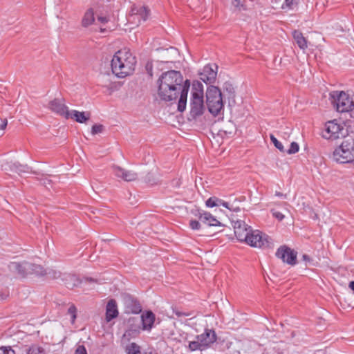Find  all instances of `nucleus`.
Returning a JSON list of instances; mask_svg holds the SVG:
<instances>
[{
	"mask_svg": "<svg viewBox=\"0 0 354 354\" xmlns=\"http://www.w3.org/2000/svg\"><path fill=\"white\" fill-rule=\"evenodd\" d=\"M245 243L253 248H263L270 247L271 241L268 235L259 230H252Z\"/></svg>",
	"mask_w": 354,
	"mask_h": 354,
	"instance_id": "obj_7",
	"label": "nucleus"
},
{
	"mask_svg": "<svg viewBox=\"0 0 354 354\" xmlns=\"http://www.w3.org/2000/svg\"><path fill=\"white\" fill-rule=\"evenodd\" d=\"M150 14V10L143 6H133L130 13V20L138 25L142 21H145Z\"/></svg>",
	"mask_w": 354,
	"mask_h": 354,
	"instance_id": "obj_11",
	"label": "nucleus"
},
{
	"mask_svg": "<svg viewBox=\"0 0 354 354\" xmlns=\"http://www.w3.org/2000/svg\"><path fill=\"white\" fill-rule=\"evenodd\" d=\"M344 129L342 125L337 120L328 121L325 124V129L323 132V137L326 139L335 140L339 137L342 131Z\"/></svg>",
	"mask_w": 354,
	"mask_h": 354,
	"instance_id": "obj_9",
	"label": "nucleus"
},
{
	"mask_svg": "<svg viewBox=\"0 0 354 354\" xmlns=\"http://www.w3.org/2000/svg\"><path fill=\"white\" fill-rule=\"evenodd\" d=\"M299 146L296 142H292L290 144V148L286 151L288 154H294L299 151Z\"/></svg>",
	"mask_w": 354,
	"mask_h": 354,
	"instance_id": "obj_28",
	"label": "nucleus"
},
{
	"mask_svg": "<svg viewBox=\"0 0 354 354\" xmlns=\"http://www.w3.org/2000/svg\"><path fill=\"white\" fill-rule=\"evenodd\" d=\"M275 195L277 196H279V197H283L285 198H286L287 196L286 194H283L282 193L279 192H275Z\"/></svg>",
	"mask_w": 354,
	"mask_h": 354,
	"instance_id": "obj_43",
	"label": "nucleus"
},
{
	"mask_svg": "<svg viewBox=\"0 0 354 354\" xmlns=\"http://www.w3.org/2000/svg\"><path fill=\"white\" fill-rule=\"evenodd\" d=\"M77 309L74 304H71L67 311L68 315L71 316V323L74 324L77 318Z\"/></svg>",
	"mask_w": 354,
	"mask_h": 354,
	"instance_id": "obj_25",
	"label": "nucleus"
},
{
	"mask_svg": "<svg viewBox=\"0 0 354 354\" xmlns=\"http://www.w3.org/2000/svg\"><path fill=\"white\" fill-rule=\"evenodd\" d=\"M126 354H140V346L135 342L127 344L125 347Z\"/></svg>",
	"mask_w": 354,
	"mask_h": 354,
	"instance_id": "obj_23",
	"label": "nucleus"
},
{
	"mask_svg": "<svg viewBox=\"0 0 354 354\" xmlns=\"http://www.w3.org/2000/svg\"><path fill=\"white\" fill-rule=\"evenodd\" d=\"M206 106L209 113L218 118H223L224 115V102L223 95L218 87L209 86L206 89Z\"/></svg>",
	"mask_w": 354,
	"mask_h": 354,
	"instance_id": "obj_3",
	"label": "nucleus"
},
{
	"mask_svg": "<svg viewBox=\"0 0 354 354\" xmlns=\"http://www.w3.org/2000/svg\"><path fill=\"white\" fill-rule=\"evenodd\" d=\"M223 90L224 92L227 94L228 97L236 95V88L231 82H225L223 85Z\"/></svg>",
	"mask_w": 354,
	"mask_h": 354,
	"instance_id": "obj_24",
	"label": "nucleus"
},
{
	"mask_svg": "<svg viewBox=\"0 0 354 354\" xmlns=\"http://www.w3.org/2000/svg\"><path fill=\"white\" fill-rule=\"evenodd\" d=\"M28 354H44V351L40 347L34 346L30 348Z\"/></svg>",
	"mask_w": 354,
	"mask_h": 354,
	"instance_id": "obj_30",
	"label": "nucleus"
},
{
	"mask_svg": "<svg viewBox=\"0 0 354 354\" xmlns=\"http://www.w3.org/2000/svg\"><path fill=\"white\" fill-rule=\"evenodd\" d=\"M182 340L187 341V334H185V335H181Z\"/></svg>",
	"mask_w": 354,
	"mask_h": 354,
	"instance_id": "obj_46",
	"label": "nucleus"
},
{
	"mask_svg": "<svg viewBox=\"0 0 354 354\" xmlns=\"http://www.w3.org/2000/svg\"><path fill=\"white\" fill-rule=\"evenodd\" d=\"M233 227L235 236L242 243H245L249 233L252 230L250 226L241 220L233 221Z\"/></svg>",
	"mask_w": 354,
	"mask_h": 354,
	"instance_id": "obj_10",
	"label": "nucleus"
},
{
	"mask_svg": "<svg viewBox=\"0 0 354 354\" xmlns=\"http://www.w3.org/2000/svg\"><path fill=\"white\" fill-rule=\"evenodd\" d=\"M348 286L354 292V281H351Z\"/></svg>",
	"mask_w": 354,
	"mask_h": 354,
	"instance_id": "obj_44",
	"label": "nucleus"
},
{
	"mask_svg": "<svg viewBox=\"0 0 354 354\" xmlns=\"http://www.w3.org/2000/svg\"><path fill=\"white\" fill-rule=\"evenodd\" d=\"M158 95L164 101H172L176 100L178 95L180 98L178 103V110L183 112L187 106V100L189 80L183 82V77L179 71H169L163 73L157 81Z\"/></svg>",
	"mask_w": 354,
	"mask_h": 354,
	"instance_id": "obj_1",
	"label": "nucleus"
},
{
	"mask_svg": "<svg viewBox=\"0 0 354 354\" xmlns=\"http://www.w3.org/2000/svg\"><path fill=\"white\" fill-rule=\"evenodd\" d=\"M189 350L190 351H195L197 350L199 351H203L204 349L201 346L200 343L198 342V339H196V341H192L189 343L188 345Z\"/></svg>",
	"mask_w": 354,
	"mask_h": 354,
	"instance_id": "obj_26",
	"label": "nucleus"
},
{
	"mask_svg": "<svg viewBox=\"0 0 354 354\" xmlns=\"http://www.w3.org/2000/svg\"><path fill=\"white\" fill-rule=\"evenodd\" d=\"M276 256L288 264L293 266L297 263V252L285 245L277 250Z\"/></svg>",
	"mask_w": 354,
	"mask_h": 354,
	"instance_id": "obj_12",
	"label": "nucleus"
},
{
	"mask_svg": "<svg viewBox=\"0 0 354 354\" xmlns=\"http://www.w3.org/2000/svg\"><path fill=\"white\" fill-rule=\"evenodd\" d=\"M270 140L272 141V142L273 143V145H274V147L276 148H277L281 152H286V149H284L283 145L281 144V142H279L273 135H270Z\"/></svg>",
	"mask_w": 354,
	"mask_h": 354,
	"instance_id": "obj_27",
	"label": "nucleus"
},
{
	"mask_svg": "<svg viewBox=\"0 0 354 354\" xmlns=\"http://www.w3.org/2000/svg\"><path fill=\"white\" fill-rule=\"evenodd\" d=\"M272 215L274 217H275L279 221H282L284 218V215L278 211L273 210L272 211Z\"/></svg>",
	"mask_w": 354,
	"mask_h": 354,
	"instance_id": "obj_37",
	"label": "nucleus"
},
{
	"mask_svg": "<svg viewBox=\"0 0 354 354\" xmlns=\"http://www.w3.org/2000/svg\"><path fill=\"white\" fill-rule=\"evenodd\" d=\"M100 30H101V32H104V30L101 28Z\"/></svg>",
	"mask_w": 354,
	"mask_h": 354,
	"instance_id": "obj_47",
	"label": "nucleus"
},
{
	"mask_svg": "<svg viewBox=\"0 0 354 354\" xmlns=\"http://www.w3.org/2000/svg\"><path fill=\"white\" fill-rule=\"evenodd\" d=\"M204 88L203 84L199 81H194L192 83L190 115L195 118L204 113Z\"/></svg>",
	"mask_w": 354,
	"mask_h": 354,
	"instance_id": "obj_4",
	"label": "nucleus"
},
{
	"mask_svg": "<svg viewBox=\"0 0 354 354\" xmlns=\"http://www.w3.org/2000/svg\"><path fill=\"white\" fill-rule=\"evenodd\" d=\"M228 100H229V106H233L236 105V95L228 97Z\"/></svg>",
	"mask_w": 354,
	"mask_h": 354,
	"instance_id": "obj_39",
	"label": "nucleus"
},
{
	"mask_svg": "<svg viewBox=\"0 0 354 354\" xmlns=\"http://www.w3.org/2000/svg\"><path fill=\"white\" fill-rule=\"evenodd\" d=\"M103 126L101 124H95L92 127L91 133L93 135L100 133L102 131Z\"/></svg>",
	"mask_w": 354,
	"mask_h": 354,
	"instance_id": "obj_32",
	"label": "nucleus"
},
{
	"mask_svg": "<svg viewBox=\"0 0 354 354\" xmlns=\"http://www.w3.org/2000/svg\"><path fill=\"white\" fill-rule=\"evenodd\" d=\"M75 354H87V351L84 346L79 345L75 351Z\"/></svg>",
	"mask_w": 354,
	"mask_h": 354,
	"instance_id": "obj_35",
	"label": "nucleus"
},
{
	"mask_svg": "<svg viewBox=\"0 0 354 354\" xmlns=\"http://www.w3.org/2000/svg\"><path fill=\"white\" fill-rule=\"evenodd\" d=\"M294 0H286L282 6L283 8H291L292 5L293 4Z\"/></svg>",
	"mask_w": 354,
	"mask_h": 354,
	"instance_id": "obj_40",
	"label": "nucleus"
},
{
	"mask_svg": "<svg viewBox=\"0 0 354 354\" xmlns=\"http://www.w3.org/2000/svg\"><path fill=\"white\" fill-rule=\"evenodd\" d=\"M196 339L203 348L205 350L216 341V335L214 330L207 328L203 333L198 335Z\"/></svg>",
	"mask_w": 354,
	"mask_h": 354,
	"instance_id": "obj_14",
	"label": "nucleus"
},
{
	"mask_svg": "<svg viewBox=\"0 0 354 354\" xmlns=\"http://www.w3.org/2000/svg\"><path fill=\"white\" fill-rule=\"evenodd\" d=\"M0 354H15V352L10 346H2L0 348Z\"/></svg>",
	"mask_w": 354,
	"mask_h": 354,
	"instance_id": "obj_31",
	"label": "nucleus"
},
{
	"mask_svg": "<svg viewBox=\"0 0 354 354\" xmlns=\"http://www.w3.org/2000/svg\"><path fill=\"white\" fill-rule=\"evenodd\" d=\"M216 201H217V197L213 196L208 198L206 202L205 205L207 207H214L216 206Z\"/></svg>",
	"mask_w": 354,
	"mask_h": 354,
	"instance_id": "obj_29",
	"label": "nucleus"
},
{
	"mask_svg": "<svg viewBox=\"0 0 354 354\" xmlns=\"http://www.w3.org/2000/svg\"><path fill=\"white\" fill-rule=\"evenodd\" d=\"M48 107L50 110L57 114L63 116L66 119L69 118V111L62 100L54 99L50 101Z\"/></svg>",
	"mask_w": 354,
	"mask_h": 354,
	"instance_id": "obj_13",
	"label": "nucleus"
},
{
	"mask_svg": "<svg viewBox=\"0 0 354 354\" xmlns=\"http://www.w3.org/2000/svg\"><path fill=\"white\" fill-rule=\"evenodd\" d=\"M199 220L204 224L208 226L216 227L221 226V223L216 218V216H213L210 212L206 211H202L198 214Z\"/></svg>",
	"mask_w": 354,
	"mask_h": 354,
	"instance_id": "obj_16",
	"label": "nucleus"
},
{
	"mask_svg": "<svg viewBox=\"0 0 354 354\" xmlns=\"http://www.w3.org/2000/svg\"><path fill=\"white\" fill-rule=\"evenodd\" d=\"M303 259L308 261L310 260V257L306 254L303 255Z\"/></svg>",
	"mask_w": 354,
	"mask_h": 354,
	"instance_id": "obj_45",
	"label": "nucleus"
},
{
	"mask_svg": "<svg viewBox=\"0 0 354 354\" xmlns=\"http://www.w3.org/2000/svg\"><path fill=\"white\" fill-rule=\"evenodd\" d=\"M113 171L116 176L121 178L126 181H132L136 179L137 175L136 173L125 170L120 167H113Z\"/></svg>",
	"mask_w": 354,
	"mask_h": 354,
	"instance_id": "obj_17",
	"label": "nucleus"
},
{
	"mask_svg": "<svg viewBox=\"0 0 354 354\" xmlns=\"http://www.w3.org/2000/svg\"><path fill=\"white\" fill-rule=\"evenodd\" d=\"M97 21L101 24H106L109 21V17L107 15H97Z\"/></svg>",
	"mask_w": 354,
	"mask_h": 354,
	"instance_id": "obj_36",
	"label": "nucleus"
},
{
	"mask_svg": "<svg viewBox=\"0 0 354 354\" xmlns=\"http://www.w3.org/2000/svg\"><path fill=\"white\" fill-rule=\"evenodd\" d=\"M136 63V58L131 50L123 48L113 55L111 61V71L116 77L124 78L133 73Z\"/></svg>",
	"mask_w": 354,
	"mask_h": 354,
	"instance_id": "obj_2",
	"label": "nucleus"
},
{
	"mask_svg": "<svg viewBox=\"0 0 354 354\" xmlns=\"http://www.w3.org/2000/svg\"><path fill=\"white\" fill-rule=\"evenodd\" d=\"M10 270L17 271L19 274L22 277L29 274H35L37 275H43L45 274V271L41 266L27 262H24L22 263H12L10 266Z\"/></svg>",
	"mask_w": 354,
	"mask_h": 354,
	"instance_id": "obj_8",
	"label": "nucleus"
},
{
	"mask_svg": "<svg viewBox=\"0 0 354 354\" xmlns=\"http://www.w3.org/2000/svg\"><path fill=\"white\" fill-rule=\"evenodd\" d=\"M118 315V306L115 300L111 299L108 301L106 307V320L110 322Z\"/></svg>",
	"mask_w": 354,
	"mask_h": 354,
	"instance_id": "obj_18",
	"label": "nucleus"
},
{
	"mask_svg": "<svg viewBox=\"0 0 354 354\" xmlns=\"http://www.w3.org/2000/svg\"><path fill=\"white\" fill-rule=\"evenodd\" d=\"M142 329L150 330L155 322V315L151 311H146L141 315Z\"/></svg>",
	"mask_w": 354,
	"mask_h": 354,
	"instance_id": "obj_19",
	"label": "nucleus"
},
{
	"mask_svg": "<svg viewBox=\"0 0 354 354\" xmlns=\"http://www.w3.org/2000/svg\"><path fill=\"white\" fill-rule=\"evenodd\" d=\"M232 4L235 7H239L241 6V1L240 0H233Z\"/></svg>",
	"mask_w": 354,
	"mask_h": 354,
	"instance_id": "obj_42",
	"label": "nucleus"
},
{
	"mask_svg": "<svg viewBox=\"0 0 354 354\" xmlns=\"http://www.w3.org/2000/svg\"><path fill=\"white\" fill-rule=\"evenodd\" d=\"M175 314H176V315H177L178 317L189 316V313H182V312H180V311H176V312H175Z\"/></svg>",
	"mask_w": 354,
	"mask_h": 354,
	"instance_id": "obj_41",
	"label": "nucleus"
},
{
	"mask_svg": "<svg viewBox=\"0 0 354 354\" xmlns=\"http://www.w3.org/2000/svg\"><path fill=\"white\" fill-rule=\"evenodd\" d=\"M333 160L339 163H349L354 160V139H344L333 153Z\"/></svg>",
	"mask_w": 354,
	"mask_h": 354,
	"instance_id": "obj_5",
	"label": "nucleus"
},
{
	"mask_svg": "<svg viewBox=\"0 0 354 354\" xmlns=\"http://www.w3.org/2000/svg\"><path fill=\"white\" fill-rule=\"evenodd\" d=\"M91 118V113L88 111H78L73 110L69 111V118H72L79 123H84L88 121Z\"/></svg>",
	"mask_w": 354,
	"mask_h": 354,
	"instance_id": "obj_20",
	"label": "nucleus"
},
{
	"mask_svg": "<svg viewBox=\"0 0 354 354\" xmlns=\"http://www.w3.org/2000/svg\"><path fill=\"white\" fill-rule=\"evenodd\" d=\"M216 206H223L227 209H230V204L222 199L217 198Z\"/></svg>",
	"mask_w": 354,
	"mask_h": 354,
	"instance_id": "obj_34",
	"label": "nucleus"
},
{
	"mask_svg": "<svg viewBox=\"0 0 354 354\" xmlns=\"http://www.w3.org/2000/svg\"><path fill=\"white\" fill-rule=\"evenodd\" d=\"M216 68L217 67L216 66L211 64L205 66L202 71L199 73L200 79L205 84L213 83L217 75Z\"/></svg>",
	"mask_w": 354,
	"mask_h": 354,
	"instance_id": "obj_15",
	"label": "nucleus"
},
{
	"mask_svg": "<svg viewBox=\"0 0 354 354\" xmlns=\"http://www.w3.org/2000/svg\"><path fill=\"white\" fill-rule=\"evenodd\" d=\"M95 20L94 12L92 9H88L84 13L82 20V24L84 27H87L91 25Z\"/></svg>",
	"mask_w": 354,
	"mask_h": 354,
	"instance_id": "obj_22",
	"label": "nucleus"
},
{
	"mask_svg": "<svg viewBox=\"0 0 354 354\" xmlns=\"http://www.w3.org/2000/svg\"><path fill=\"white\" fill-rule=\"evenodd\" d=\"M293 37L296 41L298 46L301 50H305L308 48V44L306 39L304 37L303 34L299 30H295L292 32Z\"/></svg>",
	"mask_w": 354,
	"mask_h": 354,
	"instance_id": "obj_21",
	"label": "nucleus"
},
{
	"mask_svg": "<svg viewBox=\"0 0 354 354\" xmlns=\"http://www.w3.org/2000/svg\"><path fill=\"white\" fill-rule=\"evenodd\" d=\"M7 125H8L7 118L1 119L0 129L3 130V131L5 130Z\"/></svg>",
	"mask_w": 354,
	"mask_h": 354,
	"instance_id": "obj_38",
	"label": "nucleus"
},
{
	"mask_svg": "<svg viewBox=\"0 0 354 354\" xmlns=\"http://www.w3.org/2000/svg\"><path fill=\"white\" fill-rule=\"evenodd\" d=\"M330 95L338 112L344 113L354 110L353 100L344 91H333Z\"/></svg>",
	"mask_w": 354,
	"mask_h": 354,
	"instance_id": "obj_6",
	"label": "nucleus"
},
{
	"mask_svg": "<svg viewBox=\"0 0 354 354\" xmlns=\"http://www.w3.org/2000/svg\"><path fill=\"white\" fill-rule=\"evenodd\" d=\"M189 226L192 230H199L201 228V223L198 221L191 220L189 222Z\"/></svg>",
	"mask_w": 354,
	"mask_h": 354,
	"instance_id": "obj_33",
	"label": "nucleus"
}]
</instances>
